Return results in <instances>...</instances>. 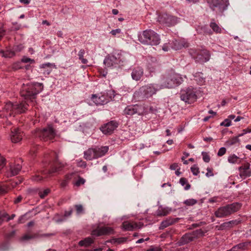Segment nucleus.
Listing matches in <instances>:
<instances>
[{"mask_svg":"<svg viewBox=\"0 0 251 251\" xmlns=\"http://www.w3.org/2000/svg\"><path fill=\"white\" fill-rule=\"evenodd\" d=\"M43 89L42 84L40 83H30L24 85L21 91V95L26 100L20 103L13 104L6 102L1 111H0V118L7 119L9 117H14L16 114L25 112L27 109L29 103L34 105L36 95Z\"/></svg>","mask_w":251,"mask_h":251,"instance_id":"nucleus-1","label":"nucleus"},{"mask_svg":"<svg viewBox=\"0 0 251 251\" xmlns=\"http://www.w3.org/2000/svg\"><path fill=\"white\" fill-rule=\"evenodd\" d=\"M139 41L143 44L156 46L160 43L159 35L151 29L144 30L138 35Z\"/></svg>","mask_w":251,"mask_h":251,"instance_id":"nucleus-2","label":"nucleus"},{"mask_svg":"<svg viewBox=\"0 0 251 251\" xmlns=\"http://www.w3.org/2000/svg\"><path fill=\"white\" fill-rule=\"evenodd\" d=\"M122 57V54L120 51L114 50L106 56L103 63L107 68H115L123 62Z\"/></svg>","mask_w":251,"mask_h":251,"instance_id":"nucleus-3","label":"nucleus"},{"mask_svg":"<svg viewBox=\"0 0 251 251\" xmlns=\"http://www.w3.org/2000/svg\"><path fill=\"white\" fill-rule=\"evenodd\" d=\"M239 203H233L226 206L220 207L215 212V215L217 218H223L228 216L232 213L237 211L240 208Z\"/></svg>","mask_w":251,"mask_h":251,"instance_id":"nucleus-4","label":"nucleus"},{"mask_svg":"<svg viewBox=\"0 0 251 251\" xmlns=\"http://www.w3.org/2000/svg\"><path fill=\"white\" fill-rule=\"evenodd\" d=\"M163 88L162 85L159 86L157 84L151 83L141 87L139 89V92L144 98H149L156 94L159 90Z\"/></svg>","mask_w":251,"mask_h":251,"instance_id":"nucleus-5","label":"nucleus"},{"mask_svg":"<svg viewBox=\"0 0 251 251\" xmlns=\"http://www.w3.org/2000/svg\"><path fill=\"white\" fill-rule=\"evenodd\" d=\"M183 81V78L180 75L173 74L162 84V88H173L180 85Z\"/></svg>","mask_w":251,"mask_h":251,"instance_id":"nucleus-6","label":"nucleus"},{"mask_svg":"<svg viewBox=\"0 0 251 251\" xmlns=\"http://www.w3.org/2000/svg\"><path fill=\"white\" fill-rule=\"evenodd\" d=\"M63 167V164L56 162L53 165V166L52 167L50 170L48 172L42 171L41 173V175L40 174L35 175L32 177V179L35 181H40L43 180L44 178L47 177L48 174L51 175L53 173L59 171L61 170V168Z\"/></svg>","mask_w":251,"mask_h":251,"instance_id":"nucleus-7","label":"nucleus"},{"mask_svg":"<svg viewBox=\"0 0 251 251\" xmlns=\"http://www.w3.org/2000/svg\"><path fill=\"white\" fill-rule=\"evenodd\" d=\"M180 99L188 103L194 102L197 99V96L193 88H187L180 91Z\"/></svg>","mask_w":251,"mask_h":251,"instance_id":"nucleus-8","label":"nucleus"},{"mask_svg":"<svg viewBox=\"0 0 251 251\" xmlns=\"http://www.w3.org/2000/svg\"><path fill=\"white\" fill-rule=\"evenodd\" d=\"M158 21L162 25L170 26L176 25L177 23L178 20L177 18L176 17L167 14H163L159 16Z\"/></svg>","mask_w":251,"mask_h":251,"instance_id":"nucleus-9","label":"nucleus"},{"mask_svg":"<svg viewBox=\"0 0 251 251\" xmlns=\"http://www.w3.org/2000/svg\"><path fill=\"white\" fill-rule=\"evenodd\" d=\"M144 112V108L141 105L137 104L128 105L124 110V113L126 115L132 116L137 114L139 115H142Z\"/></svg>","mask_w":251,"mask_h":251,"instance_id":"nucleus-10","label":"nucleus"},{"mask_svg":"<svg viewBox=\"0 0 251 251\" xmlns=\"http://www.w3.org/2000/svg\"><path fill=\"white\" fill-rule=\"evenodd\" d=\"M210 7L213 10L218 8L225 10L229 4L228 0H206Z\"/></svg>","mask_w":251,"mask_h":251,"instance_id":"nucleus-11","label":"nucleus"},{"mask_svg":"<svg viewBox=\"0 0 251 251\" xmlns=\"http://www.w3.org/2000/svg\"><path fill=\"white\" fill-rule=\"evenodd\" d=\"M193 55L197 59V61L201 62L208 61L210 56L209 51L204 49L196 51Z\"/></svg>","mask_w":251,"mask_h":251,"instance_id":"nucleus-12","label":"nucleus"},{"mask_svg":"<svg viewBox=\"0 0 251 251\" xmlns=\"http://www.w3.org/2000/svg\"><path fill=\"white\" fill-rule=\"evenodd\" d=\"M91 100L96 105H99L106 104L110 100V98L106 94H93L92 95Z\"/></svg>","mask_w":251,"mask_h":251,"instance_id":"nucleus-13","label":"nucleus"},{"mask_svg":"<svg viewBox=\"0 0 251 251\" xmlns=\"http://www.w3.org/2000/svg\"><path fill=\"white\" fill-rule=\"evenodd\" d=\"M55 134L54 131L51 126L44 129L39 133L41 139L45 141L52 139L54 137Z\"/></svg>","mask_w":251,"mask_h":251,"instance_id":"nucleus-14","label":"nucleus"},{"mask_svg":"<svg viewBox=\"0 0 251 251\" xmlns=\"http://www.w3.org/2000/svg\"><path fill=\"white\" fill-rule=\"evenodd\" d=\"M114 230L108 226L99 227L92 231V235L96 236L106 235L113 234Z\"/></svg>","mask_w":251,"mask_h":251,"instance_id":"nucleus-15","label":"nucleus"},{"mask_svg":"<svg viewBox=\"0 0 251 251\" xmlns=\"http://www.w3.org/2000/svg\"><path fill=\"white\" fill-rule=\"evenodd\" d=\"M118 123L115 121H111L100 127V130L105 134H111L118 127Z\"/></svg>","mask_w":251,"mask_h":251,"instance_id":"nucleus-16","label":"nucleus"},{"mask_svg":"<svg viewBox=\"0 0 251 251\" xmlns=\"http://www.w3.org/2000/svg\"><path fill=\"white\" fill-rule=\"evenodd\" d=\"M144 225L141 222L136 223L125 221L122 224L123 228L126 230H133L137 228H141Z\"/></svg>","mask_w":251,"mask_h":251,"instance_id":"nucleus-17","label":"nucleus"},{"mask_svg":"<svg viewBox=\"0 0 251 251\" xmlns=\"http://www.w3.org/2000/svg\"><path fill=\"white\" fill-rule=\"evenodd\" d=\"M196 238V234L194 233H188L184 235L177 243L179 246L189 243L193 241Z\"/></svg>","mask_w":251,"mask_h":251,"instance_id":"nucleus-18","label":"nucleus"},{"mask_svg":"<svg viewBox=\"0 0 251 251\" xmlns=\"http://www.w3.org/2000/svg\"><path fill=\"white\" fill-rule=\"evenodd\" d=\"M144 74L143 69L140 67H136L133 69L131 75L132 78L135 80H140Z\"/></svg>","mask_w":251,"mask_h":251,"instance_id":"nucleus-19","label":"nucleus"},{"mask_svg":"<svg viewBox=\"0 0 251 251\" xmlns=\"http://www.w3.org/2000/svg\"><path fill=\"white\" fill-rule=\"evenodd\" d=\"M239 171L240 172L239 175L242 178H245L251 175V170L250 168V164L249 163H246L243 166L240 167Z\"/></svg>","mask_w":251,"mask_h":251,"instance_id":"nucleus-20","label":"nucleus"},{"mask_svg":"<svg viewBox=\"0 0 251 251\" xmlns=\"http://www.w3.org/2000/svg\"><path fill=\"white\" fill-rule=\"evenodd\" d=\"M22 133L19 129H15L11 131V140L13 143H18L22 139Z\"/></svg>","mask_w":251,"mask_h":251,"instance_id":"nucleus-21","label":"nucleus"},{"mask_svg":"<svg viewBox=\"0 0 251 251\" xmlns=\"http://www.w3.org/2000/svg\"><path fill=\"white\" fill-rule=\"evenodd\" d=\"M84 158L89 160H91L97 158L95 148H90L85 151L84 153Z\"/></svg>","mask_w":251,"mask_h":251,"instance_id":"nucleus-22","label":"nucleus"},{"mask_svg":"<svg viewBox=\"0 0 251 251\" xmlns=\"http://www.w3.org/2000/svg\"><path fill=\"white\" fill-rule=\"evenodd\" d=\"M195 80L197 84L200 86L205 84V77L203 76L202 73H197L194 75Z\"/></svg>","mask_w":251,"mask_h":251,"instance_id":"nucleus-23","label":"nucleus"},{"mask_svg":"<svg viewBox=\"0 0 251 251\" xmlns=\"http://www.w3.org/2000/svg\"><path fill=\"white\" fill-rule=\"evenodd\" d=\"M108 146H102L100 148H96L95 151L96 152L97 157L99 158L104 155L108 151Z\"/></svg>","mask_w":251,"mask_h":251,"instance_id":"nucleus-24","label":"nucleus"},{"mask_svg":"<svg viewBox=\"0 0 251 251\" xmlns=\"http://www.w3.org/2000/svg\"><path fill=\"white\" fill-rule=\"evenodd\" d=\"M22 166L20 164H12L10 166L11 176L17 175L21 171Z\"/></svg>","mask_w":251,"mask_h":251,"instance_id":"nucleus-25","label":"nucleus"},{"mask_svg":"<svg viewBox=\"0 0 251 251\" xmlns=\"http://www.w3.org/2000/svg\"><path fill=\"white\" fill-rule=\"evenodd\" d=\"M176 221L173 219L169 218L167 219L166 220L162 221L160 224L159 228L160 229H164L172 224L175 223Z\"/></svg>","mask_w":251,"mask_h":251,"instance_id":"nucleus-26","label":"nucleus"},{"mask_svg":"<svg viewBox=\"0 0 251 251\" xmlns=\"http://www.w3.org/2000/svg\"><path fill=\"white\" fill-rule=\"evenodd\" d=\"M15 54L14 50H0V56L3 57L11 58Z\"/></svg>","mask_w":251,"mask_h":251,"instance_id":"nucleus-27","label":"nucleus"},{"mask_svg":"<svg viewBox=\"0 0 251 251\" xmlns=\"http://www.w3.org/2000/svg\"><path fill=\"white\" fill-rule=\"evenodd\" d=\"M93 242L91 237H88L79 242V245L80 246L87 247L90 245Z\"/></svg>","mask_w":251,"mask_h":251,"instance_id":"nucleus-28","label":"nucleus"},{"mask_svg":"<svg viewBox=\"0 0 251 251\" xmlns=\"http://www.w3.org/2000/svg\"><path fill=\"white\" fill-rule=\"evenodd\" d=\"M239 221L237 220H232L223 223L221 225V226L223 228H231L233 225H237Z\"/></svg>","mask_w":251,"mask_h":251,"instance_id":"nucleus-29","label":"nucleus"},{"mask_svg":"<svg viewBox=\"0 0 251 251\" xmlns=\"http://www.w3.org/2000/svg\"><path fill=\"white\" fill-rule=\"evenodd\" d=\"M210 26L215 33H221L222 32V28L216 23L211 22L210 24Z\"/></svg>","mask_w":251,"mask_h":251,"instance_id":"nucleus-30","label":"nucleus"},{"mask_svg":"<svg viewBox=\"0 0 251 251\" xmlns=\"http://www.w3.org/2000/svg\"><path fill=\"white\" fill-rule=\"evenodd\" d=\"M238 135L235 137H233L230 139H229L226 142V144L228 146H232L234 145L238 142H239L240 140L239 139Z\"/></svg>","mask_w":251,"mask_h":251,"instance_id":"nucleus-31","label":"nucleus"},{"mask_svg":"<svg viewBox=\"0 0 251 251\" xmlns=\"http://www.w3.org/2000/svg\"><path fill=\"white\" fill-rule=\"evenodd\" d=\"M85 53V51L84 50L81 49L79 50L78 55L79 59L81 60V63L83 64H86L88 62V60L84 58V54Z\"/></svg>","mask_w":251,"mask_h":251,"instance_id":"nucleus-32","label":"nucleus"},{"mask_svg":"<svg viewBox=\"0 0 251 251\" xmlns=\"http://www.w3.org/2000/svg\"><path fill=\"white\" fill-rule=\"evenodd\" d=\"M156 213L159 216H163L167 215L169 213V212L165 208H160L158 209Z\"/></svg>","mask_w":251,"mask_h":251,"instance_id":"nucleus-33","label":"nucleus"},{"mask_svg":"<svg viewBox=\"0 0 251 251\" xmlns=\"http://www.w3.org/2000/svg\"><path fill=\"white\" fill-rule=\"evenodd\" d=\"M179 182L182 186H184L185 184H186L184 187L185 190H188L190 189V185L188 183L187 180L186 178L183 177L181 178L179 180Z\"/></svg>","mask_w":251,"mask_h":251,"instance_id":"nucleus-34","label":"nucleus"},{"mask_svg":"<svg viewBox=\"0 0 251 251\" xmlns=\"http://www.w3.org/2000/svg\"><path fill=\"white\" fill-rule=\"evenodd\" d=\"M188 46L187 44L180 43L179 42H176L175 44L174 49L176 50L181 49L182 47H187Z\"/></svg>","mask_w":251,"mask_h":251,"instance_id":"nucleus-35","label":"nucleus"},{"mask_svg":"<svg viewBox=\"0 0 251 251\" xmlns=\"http://www.w3.org/2000/svg\"><path fill=\"white\" fill-rule=\"evenodd\" d=\"M239 158L236 155L233 154L230 155L228 158V161L231 163H235L237 162Z\"/></svg>","mask_w":251,"mask_h":251,"instance_id":"nucleus-36","label":"nucleus"},{"mask_svg":"<svg viewBox=\"0 0 251 251\" xmlns=\"http://www.w3.org/2000/svg\"><path fill=\"white\" fill-rule=\"evenodd\" d=\"M50 190L49 189H46L44 190L43 191H40L39 193V195L41 198H44L46 196H47L48 194L50 193Z\"/></svg>","mask_w":251,"mask_h":251,"instance_id":"nucleus-37","label":"nucleus"},{"mask_svg":"<svg viewBox=\"0 0 251 251\" xmlns=\"http://www.w3.org/2000/svg\"><path fill=\"white\" fill-rule=\"evenodd\" d=\"M197 202V200L192 199L185 201L184 203L188 206H192L195 204Z\"/></svg>","mask_w":251,"mask_h":251,"instance_id":"nucleus-38","label":"nucleus"},{"mask_svg":"<svg viewBox=\"0 0 251 251\" xmlns=\"http://www.w3.org/2000/svg\"><path fill=\"white\" fill-rule=\"evenodd\" d=\"M85 182V180L84 178L79 177L78 180H76L74 184L75 185L78 187L80 185L84 184Z\"/></svg>","mask_w":251,"mask_h":251,"instance_id":"nucleus-39","label":"nucleus"},{"mask_svg":"<svg viewBox=\"0 0 251 251\" xmlns=\"http://www.w3.org/2000/svg\"><path fill=\"white\" fill-rule=\"evenodd\" d=\"M76 208V213L77 214H82L83 213V207L81 204H76L75 205Z\"/></svg>","mask_w":251,"mask_h":251,"instance_id":"nucleus-40","label":"nucleus"},{"mask_svg":"<svg viewBox=\"0 0 251 251\" xmlns=\"http://www.w3.org/2000/svg\"><path fill=\"white\" fill-rule=\"evenodd\" d=\"M52 65L50 63H45V64H42L40 66V68H42V69H44L46 68H50V70H48L47 73V74L48 75H49L50 73V72H51L50 69H51V67Z\"/></svg>","mask_w":251,"mask_h":251,"instance_id":"nucleus-41","label":"nucleus"},{"mask_svg":"<svg viewBox=\"0 0 251 251\" xmlns=\"http://www.w3.org/2000/svg\"><path fill=\"white\" fill-rule=\"evenodd\" d=\"M202 159L205 162L208 163L210 161V158L208 154L206 152H202Z\"/></svg>","mask_w":251,"mask_h":251,"instance_id":"nucleus-42","label":"nucleus"},{"mask_svg":"<svg viewBox=\"0 0 251 251\" xmlns=\"http://www.w3.org/2000/svg\"><path fill=\"white\" fill-rule=\"evenodd\" d=\"M231 125V121L229 119H225L223 122H222L220 124L222 126H225L226 127H228Z\"/></svg>","mask_w":251,"mask_h":251,"instance_id":"nucleus-43","label":"nucleus"},{"mask_svg":"<svg viewBox=\"0 0 251 251\" xmlns=\"http://www.w3.org/2000/svg\"><path fill=\"white\" fill-rule=\"evenodd\" d=\"M249 244V242H243L238 244V246L240 250H243L247 249Z\"/></svg>","mask_w":251,"mask_h":251,"instance_id":"nucleus-44","label":"nucleus"},{"mask_svg":"<svg viewBox=\"0 0 251 251\" xmlns=\"http://www.w3.org/2000/svg\"><path fill=\"white\" fill-rule=\"evenodd\" d=\"M191 170L193 174L195 176L198 175L200 172L199 168L196 165L193 166L191 168Z\"/></svg>","mask_w":251,"mask_h":251,"instance_id":"nucleus-45","label":"nucleus"},{"mask_svg":"<svg viewBox=\"0 0 251 251\" xmlns=\"http://www.w3.org/2000/svg\"><path fill=\"white\" fill-rule=\"evenodd\" d=\"M114 243H117L118 244H121L124 243L126 241V238L124 237H121L119 238H116L113 240Z\"/></svg>","mask_w":251,"mask_h":251,"instance_id":"nucleus-46","label":"nucleus"},{"mask_svg":"<svg viewBox=\"0 0 251 251\" xmlns=\"http://www.w3.org/2000/svg\"><path fill=\"white\" fill-rule=\"evenodd\" d=\"M251 132V128L250 127H248V128L244 129L242 130V133L238 134V137H241L244 135L245 134Z\"/></svg>","mask_w":251,"mask_h":251,"instance_id":"nucleus-47","label":"nucleus"},{"mask_svg":"<svg viewBox=\"0 0 251 251\" xmlns=\"http://www.w3.org/2000/svg\"><path fill=\"white\" fill-rule=\"evenodd\" d=\"M22 62L24 63H33L34 62V60L33 59H31L30 58L24 56L21 60Z\"/></svg>","mask_w":251,"mask_h":251,"instance_id":"nucleus-48","label":"nucleus"},{"mask_svg":"<svg viewBox=\"0 0 251 251\" xmlns=\"http://www.w3.org/2000/svg\"><path fill=\"white\" fill-rule=\"evenodd\" d=\"M77 165L78 167L85 168L86 166V163L82 160H77Z\"/></svg>","mask_w":251,"mask_h":251,"instance_id":"nucleus-49","label":"nucleus"},{"mask_svg":"<svg viewBox=\"0 0 251 251\" xmlns=\"http://www.w3.org/2000/svg\"><path fill=\"white\" fill-rule=\"evenodd\" d=\"M5 165V159L0 154V170L4 167Z\"/></svg>","mask_w":251,"mask_h":251,"instance_id":"nucleus-50","label":"nucleus"},{"mask_svg":"<svg viewBox=\"0 0 251 251\" xmlns=\"http://www.w3.org/2000/svg\"><path fill=\"white\" fill-rule=\"evenodd\" d=\"M207 173H206V176L207 177L213 176H214V174L213 173V169L211 168H207Z\"/></svg>","mask_w":251,"mask_h":251,"instance_id":"nucleus-51","label":"nucleus"},{"mask_svg":"<svg viewBox=\"0 0 251 251\" xmlns=\"http://www.w3.org/2000/svg\"><path fill=\"white\" fill-rule=\"evenodd\" d=\"M226 152V149L224 147L221 148L217 153V155L219 156H222L225 154Z\"/></svg>","mask_w":251,"mask_h":251,"instance_id":"nucleus-52","label":"nucleus"},{"mask_svg":"<svg viewBox=\"0 0 251 251\" xmlns=\"http://www.w3.org/2000/svg\"><path fill=\"white\" fill-rule=\"evenodd\" d=\"M121 32V30L120 28L114 29L110 31V33L113 36H115L117 34H119Z\"/></svg>","mask_w":251,"mask_h":251,"instance_id":"nucleus-53","label":"nucleus"},{"mask_svg":"<svg viewBox=\"0 0 251 251\" xmlns=\"http://www.w3.org/2000/svg\"><path fill=\"white\" fill-rule=\"evenodd\" d=\"M23 49L22 45L16 46L14 47L13 50L15 52L20 51Z\"/></svg>","mask_w":251,"mask_h":251,"instance_id":"nucleus-54","label":"nucleus"},{"mask_svg":"<svg viewBox=\"0 0 251 251\" xmlns=\"http://www.w3.org/2000/svg\"><path fill=\"white\" fill-rule=\"evenodd\" d=\"M34 238V236L29 234H25L22 238V240H27Z\"/></svg>","mask_w":251,"mask_h":251,"instance_id":"nucleus-55","label":"nucleus"},{"mask_svg":"<svg viewBox=\"0 0 251 251\" xmlns=\"http://www.w3.org/2000/svg\"><path fill=\"white\" fill-rule=\"evenodd\" d=\"M21 63L20 62H17L13 64L12 68L14 70H18L21 68Z\"/></svg>","mask_w":251,"mask_h":251,"instance_id":"nucleus-56","label":"nucleus"},{"mask_svg":"<svg viewBox=\"0 0 251 251\" xmlns=\"http://www.w3.org/2000/svg\"><path fill=\"white\" fill-rule=\"evenodd\" d=\"M75 175V174H74V173H72V174H68V175H67L65 176V178L66 179H67L69 181V180L71 179L74 177V176Z\"/></svg>","mask_w":251,"mask_h":251,"instance_id":"nucleus-57","label":"nucleus"},{"mask_svg":"<svg viewBox=\"0 0 251 251\" xmlns=\"http://www.w3.org/2000/svg\"><path fill=\"white\" fill-rule=\"evenodd\" d=\"M162 50L165 51H167L170 50V46L168 44H165L162 47Z\"/></svg>","mask_w":251,"mask_h":251,"instance_id":"nucleus-58","label":"nucleus"},{"mask_svg":"<svg viewBox=\"0 0 251 251\" xmlns=\"http://www.w3.org/2000/svg\"><path fill=\"white\" fill-rule=\"evenodd\" d=\"M7 191V187L0 185V194L5 193Z\"/></svg>","mask_w":251,"mask_h":251,"instance_id":"nucleus-59","label":"nucleus"},{"mask_svg":"<svg viewBox=\"0 0 251 251\" xmlns=\"http://www.w3.org/2000/svg\"><path fill=\"white\" fill-rule=\"evenodd\" d=\"M68 182L69 181L65 178L64 180H62V181L61 183V187H64L66 186L68 183Z\"/></svg>","mask_w":251,"mask_h":251,"instance_id":"nucleus-60","label":"nucleus"},{"mask_svg":"<svg viewBox=\"0 0 251 251\" xmlns=\"http://www.w3.org/2000/svg\"><path fill=\"white\" fill-rule=\"evenodd\" d=\"M178 165L176 163H174L173 164L171 165L170 167V168L172 170H175L177 168Z\"/></svg>","mask_w":251,"mask_h":251,"instance_id":"nucleus-61","label":"nucleus"},{"mask_svg":"<svg viewBox=\"0 0 251 251\" xmlns=\"http://www.w3.org/2000/svg\"><path fill=\"white\" fill-rule=\"evenodd\" d=\"M239 248L238 247V244L233 247L230 251H239Z\"/></svg>","mask_w":251,"mask_h":251,"instance_id":"nucleus-62","label":"nucleus"},{"mask_svg":"<svg viewBox=\"0 0 251 251\" xmlns=\"http://www.w3.org/2000/svg\"><path fill=\"white\" fill-rule=\"evenodd\" d=\"M22 199V197L21 196H18L15 200H14V203H18L20 202Z\"/></svg>","mask_w":251,"mask_h":251,"instance_id":"nucleus-63","label":"nucleus"},{"mask_svg":"<svg viewBox=\"0 0 251 251\" xmlns=\"http://www.w3.org/2000/svg\"><path fill=\"white\" fill-rule=\"evenodd\" d=\"M72 210H70L69 211H65V213H64V216L65 217H68V216H70L72 213Z\"/></svg>","mask_w":251,"mask_h":251,"instance_id":"nucleus-64","label":"nucleus"}]
</instances>
